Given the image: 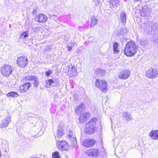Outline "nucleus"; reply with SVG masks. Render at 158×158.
Returning <instances> with one entry per match:
<instances>
[{
  "label": "nucleus",
  "mask_w": 158,
  "mask_h": 158,
  "mask_svg": "<svg viewBox=\"0 0 158 158\" xmlns=\"http://www.w3.org/2000/svg\"><path fill=\"white\" fill-rule=\"evenodd\" d=\"M137 48L134 42L131 41L127 42L124 49V54L127 56H131L136 52Z\"/></svg>",
  "instance_id": "obj_1"
},
{
  "label": "nucleus",
  "mask_w": 158,
  "mask_h": 158,
  "mask_svg": "<svg viewBox=\"0 0 158 158\" xmlns=\"http://www.w3.org/2000/svg\"><path fill=\"white\" fill-rule=\"evenodd\" d=\"M14 71L13 67L9 64H4L1 69L2 75L5 77H8L10 75L12 74Z\"/></svg>",
  "instance_id": "obj_2"
},
{
  "label": "nucleus",
  "mask_w": 158,
  "mask_h": 158,
  "mask_svg": "<svg viewBox=\"0 0 158 158\" xmlns=\"http://www.w3.org/2000/svg\"><path fill=\"white\" fill-rule=\"evenodd\" d=\"M95 85L103 92H106L107 91V84L104 80L97 79L95 81Z\"/></svg>",
  "instance_id": "obj_3"
},
{
  "label": "nucleus",
  "mask_w": 158,
  "mask_h": 158,
  "mask_svg": "<svg viewBox=\"0 0 158 158\" xmlns=\"http://www.w3.org/2000/svg\"><path fill=\"white\" fill-rule=\"evenodd\" d=\"M28 61L27 56H21L18 57L17 60V65L20 68H24L28 64Z\"/></svg>",
  "instance_id": "obj_4"
},
{
  "label": "nucleus",
  "mask_w": 158,
  "mask_h": 158,
  "mask_svg": "<svg viewBox=\"0 0 158 158\" xmlns=\"http://www.w3.org/2000/svg\"><path fill=\"white\" fill-rule=\"evenodd\" d=\"M145 75L150 78H155L158 76V70L156 68H150L146 71Z\"/></svg>",
  "instance_id": "obj_5"
},
{
  "label": "nucleus",
  "mask_w": 158,
  "mask_h": 158,
  "mask_svg": "<svg viewBox=\"0 0 158 158\" xmlns=\"http://www.w3.org/2000/svg\"><path fill=\"white\" fill-rule=\"evenodd\" d=\"M56 143L58 148L61 150L65 151L68 149L69 148L68 143L65 141H57Z\"/></svg>",
  "instance_id": "obj_6"
},
{
  "label": "nucleus",
  "mask_w": 158,
  "mask_h": 158,
  "mask_svg": "<svg viewBox=\"0 0 158 158\" xmlns=\"http://www.w3.org/2000/svg\"><path fill=\"white\" fill-rule=\"evenodd\" d=\"M68 75L70 77H75L77 75V72L76 68L72 65H69L68 69Z\"/></svg>",
  "instance_id": "obj_7"
},
{
  "label": "nucleus",
  "mask_w": 158,
  "mask_h": 158,
  "mask_svg": "<svg viewBox=\"0 0 158 158\" xmlns=\"http://www.w3.org/2000/svg\"><path fill=\"white\" fill-rule=\"evenodd\" d=\"M130 72L128 70H123L120 72L118 74V77L122 79H126L130 76Z\"/></svg>",
  "instance_id": "obj_8"
},
{
  "label": "nucleus",
  "mask_w": 158,
  "mask_h": 158,
  "mask_svg": "<svg viewBox=\"0 0 158 158\" xmlns=\"http://www.w3.org/2000/svg\"><path fill=\"white\" fill-rule=\"evenodd\" d=\"M31 86V84L30 83H26L23 85L20 86L18 90L21 93H25L28 90Z\"/></svg>",
  "instance_id": "obj_9"
},
{
  "label": "nucleus",
  "mask_w": 158,
  "mask_h": 158,
  "mask_svg": "<svg viewBox=\"0 0 158 158\" xmlns=\"http://www.w3.org/2000/svg\"><path fill=\"white\" fill-rule=\"evenodd\" d=\"M95 142V141L92 139H86L82 142V145L86 147H90L93 146Z\"/></svg>",
  "instance_id": "obj_10"
},
{
  "label": "nucleus",
  "mask_w": 158,
  "mask_h": 158,
  "mask_svg": "<svg viewBox=\"0 0 158 158\" xmlns=\"http://www.w3.org/2000/svg\"><path fill=\"white\" fill-rule=\"evenodd\" d=\"M64 134V131L62 127L60 125H58L55 135V137L60 138L63 136Z\"/></svg>",
  "instance_id": "obj_11"
},
{
  "label": "nucleus",
  "mask_w": 158,
  "mask_h": 158,
  "mask_svg": "<svg viewBox=\"0 0 158 158\" xmlns=\"http://www.w3.org/2000/svg\"><path fill=\"white\" fill-rule=\"evenodd\" d=\"M48 19L47 16L42 14H40L37 15L35 17V20L37 22L40 23H45Z\"/></svg>",
  "instance_id": "obj_12"
},
{
  "label": "nucleus",
  "mask_w": 158,
  "mask_h": 158,
  "mask_svg": "<svg viewBox=\"0 0 158 158\" xmlns=\"http://www.w3.org/2000/svg\"><path fill=\"white\" fill-rule=\"evenodd\" d=\"M87 154L89 156L96 157L99 153V151L96 149H91L86 152Z\"/></svg>",
  "instance_id": "obj_13"
},
{
  "label": "nucleus",
  "mask_w": 158,
  "mask_h": 158,
  "mask_svg": "<svg viewBox=\"0 0 158 158\" xmlns=\"http://www.w3.org/2000/svg\"><path fill=\"white\" fill-rule=\"evenodd\" d=\"M10 121V118L9 117H7L5 118L2 120V122L0 124V127L3 128L7 127Z\"/></svg>",
  "instance_id": "obj_14"
},
{
  "label": "nucleus",
  "mask_w": 158,
  "mask_h": 158,
  "mask_svg": "<svg viewBox=\"0 0 158 158\" xmlns=\"http://www.w3.org/2000/svg\"><path fill=\"white\" fill-rule=\"evenodd\" d=\"M110 5V7L114 9H117L118 6L120 5V0H109Z\"/></svg>",
  "instance_id": "obj_15"
},
{
  "label": "nucleus",
  "mask_w": 158,
  "mask_h": 158,
  "mask_svg": "<svg viewBox=\"0 0 158 158\" xmlns=\"http://www.w3.org/2000/svg\"><path fill=\"white\" fill-rule=\"evenodd\" d=\"M90 117V114L88 113L82 114L80 116L79 121L81 123L84 122L89 119Z\"/></svg>",
  "instance_id": "obj_16"
},
{
  "label": "nucleus",
  "mask_w": 158,
  "mask_h": 158,
  "mask_svg": "<svg viewBox=\"0 0 158 158\" xmlns=\"http://www.w3.org/2000/svg\"><path fill=\"white\" fill-rule=\"evenodd\" d=\"M144 32L145 34H150L152 35V30L151 27V23H147L144 29Z\"/></svg>",
  "instance_id": "obj_17"
},
{
  "label": "nucleus",
  "mask_w": 158,
  "mask_h": 158,
  "mask_svg": "<svg viewBox=\"0 0 158 158\" xmlns=\"http://www.w3.org/2000/svg\"><path fill=\"white\" fill-rule=\"evenodd\" d=\"M149 136L154 140L158 139V130H152L149 134Z\"/></svg>",
  "instance_id": "obj_18"
},
{
  "label": "nucleus",
  "mask_w": 158,
  "mask_h": 158,
  "mask_svg": "<svg viewBox=\"0 0 158 158\" xmlns=\"http://www.w3.org/2000/svg\"><path fill=\"white\" fill-rule=\"evenodd\" d=\"M68 137L74 143H77L76 139L74 133L73 131H69L68 134Z\"/></svg>",
  "instance_id": "obj_19"
},
{
  "label": "nucleus",
  "mask_w": 158,
  "mask_h": 158,
  "mask_svg": "<svg viewBox=\"0 0 158 158\" xmlns=\"http://www.w3.org/2000/svg\"><path fill=\"white\" fill-rule=\"evenodd\" d=\"M151 27L152 30V35L156 34L158 29V25L156 23H151Z\"/></svg>",
  "instance_id": "obj_20"
},
{
  "label": "nucleus",
  "mask_w": 158,
  "mask_h": 158,
  "mask_svg": "<svg viewBox=\"0 0 158 158\" xmlns=\"http://www.w3.org/2000/svg\"><path fill=\"white\" fill-rule=\"evenodd\" d=\"M123 118L127 122L130 121L132 120L131 114L128 112H124L123 114Z\"/></svg>",
  "instance_id": "obj_21"
},
{
  "label": "nucleus",
  "mask_w": 158,
  "mask_h": 158,
  "mask_svg": "<svg viewBox=\"0 0 158 158\" xmlns=\"http://www.w3.org/2000/svg\"><path fill=\"white\" fill-rule=\"evenodd\" d=\"M95 127L89 126L88 127H87L85 125V131L87 134H92L95 132Z\"/></svg>",
  "instance_id": "obj_22"
},
{
  "label": "nucleus",
  "mask_w": 158,
  "mask_h": 158,
  "mask_svg": "<svg viewBox=\"0 0 158 158\" xmlns=\"http://www.w3.org/2000/svg\"><path fill=\"white\" fill-rule=\"evenodd\" d=\"M120 20L123 24H125L126 21V15L124 11L122 12L120 15Z\"/></svg>",
  "instance_id": "obj_23"
},
{
  "label": "nucleus",
  "mask_w": 158,
  "mask_h": 158,
  "mask_svg": "<svg viewBox=\"0 0 158 158\" xmlns=\"http://www.w3.org/2000/svg\"><path fill=\"white\" fill-rule=\"evenodd\" d=\"M97 119L96 118H93L91 119L90 121L86 124V126L88 127L89 126L95 127V125L96 123Z\"/></svg>",
  "instance_id": "obj_24"
},
{
  "label": "nucleus",
  "mask_w": 158,
  "mask_h": 158,
  "mask_svg": "<svg viewBox=\"0 0 158 158\" xmlns=\"http://www.w3.org/2000/svg\"><path fill=\"white\" fill-rule=\"evenodd\" d=\"M95 71L98 75L100 76H104L106 73L105 71L101 69H97L95 70Z\"/></svg>",
  "instance_id": "obj_25"
},
{
  "label": "nucleus",
  "mask_w": 158,
  "mask_h": 158,
  "mask_svg": "<svg viewBox=\"0 0 158 158\" xmlns=\"http://www.w3.org/2000/svg\"><path fill=\"white\" fill-rule=\"evenodd\" d=\"M84 106L83 104H81L78 106H77L75 111L76 113L77 114H79L82 111Z\"/></svg>",
  "instance_id": "obj_26"
},
{
  "label": "nucleus",
  "mask_w": 158,
  "mask_h": 158,
  "mask_svg": "<svg viewBox=\"0 0 158 158\" xmlns=\"http://www.w3.org/2000/svg\"><path fill=\"white\" fill-rule=\"evenodd\" d=\"M6 96L8 97H12L14 98H16L19 96L18 93L15 92H11L7 93Z\"/></svg>",
  "instance_id": "obj_27"
},
{
  "label": "nucleus",
  "mask_w": 158,
  "mask_h": 158,
  "mask_svg": "<svg viewBox=\"0 0 158 158\" xmlns=\"http://www.w3.org/2000/svg\"><path fill=\"white\" fill-rule=\"evenodd\" d=\"M97 23V18L95 17H92L91 18L90 27L92 28L94 27L96 25Z\"/></svg>",
  "instance_id": "obj_28"
},
{
  "label": "nucleus",
  "mask_w": 158,
  "mask_h": 158,
  "mask_svg": "<svg viewBox=\"0 0 158 158\" xmlns=\"http://www.w3.org/2000/svg\"><path fill=\"white\" fill-rule=\"evenodd\" d=\"M118 43L117 42H115L113 44V50H114V53H118L119 52V50L118 49Z\"/></svg>",
  "instance_id": "obj_29"
},
{
  "label": "nucleus",
  "mask_w": 158,
  "mask_h": 158,
  "mask_svg": "<svg viewBox=\"0 0 158 158\" xmlns=\"http://www.w3.org/2000/svg\"><path fill=\"white\" fill-rule=\"evenodd\" d=\"M123 151L122 148H120L119 149L116 148L115 151V154L116 153V152L118 153L119 155L118 156L116 155V156L118 157L119 158H121L122 156V153Z\"/></svg>",
  "instance_id": "obj_30"
},
{
  "label": "nucleus",
  "mask_w": 158,
  "mask_h": 158,
  "mask_svg": "<svg viewBox=\"0 0 158 158\" xmlns=\"http://www.w3.org/2000/svg\"><path fill=\"white\" fill-rule=\"evenodd\" d=\"M29 32L27 31L22 32L20 35V37L21 39H25L28 36Z\"/></svg>",
  "instance_id": "obj_31"
},
{
  "label": "nucleus",
  "mask_w": 158,
  "mask_h": 158,
  "mask_svg": "<svg viewBox=\"0 0 158 158\" xmlns=\"http://www.w3.org/2000/svg\"><path fill=\"white\" fill-rule=\"evenodd\" d=\"M36 76L34 75H28L25 77L24 78L26 81H31L33 80L36 78Z\"/></svg>",
  "instance_id": "obj_32"
},
{
  "label": "nucleus",
  "mask_w": 158,
  "mask_h": 158,
  "mask_svg": "<svg viewBox=\"0 0 158 158\" xmlns=\"http://www.w3.org/2000/svg\"><path fill=\"white\" fill-rule=\"evenodd\" d=\"M33 84L35 87H37L39 86V81L37 77L33 80Z\"/></svg>",
  "instance_id": "obj_33"
},
{
  "label": "nucleus",
  "mask_w": 158,
  "mask_h": 158,
  "mask_svg": "<svg viewBox=\"0 0 158 158\" xmlns=\"http://www.w3.org/2000/svg\"><path fill=\"white\" fill-rule=\"evenodd\" d=\"M140 15L143 17L146 16L147 15V13L146 9L144 8L142 9L141 11Z\"/></svg>",
  "instance_id": "obj_34"
},
{
  "label": "nucleus",
  "mask_w": 158,
  "mask_h": 158,
  "mask_svg": "<svg viewBox=\"0 0 158 158\" xmlns=\"http://www.w3.org/2000/svg\"><path fill=\"white\" fill-rule=\"evenodd\" d=\"M52 158H60L59 155V153L58 152H55L52 153Z\"/></svg>",
  "instance_id": "obj_35"
},
{
  "label": "nucleus",
  "mask_w": 158,
  "mask_h": 158,
  "mask_svg": "<svg viewBox=\"0 0 158 158\" xmlns=\"http://www.w3.org/2000/svg\"><path fill=\"white\" fill-rule=\"evenodd\" d=\"M148 44V41L146 40H142L140 41V44L142 46H145Z\"/></svg>",
  "instance_id": "obj_36"
},
{
  "label": "nucleus",
  "mask_w": 158,
  "mask_h": 158,
  "mask_svg": "<svg viewBox=\"0 0 158 158\" xmlns=\"http://www.w3.org/2000/svg\"><path fill=\"white\" fill-rule=\"evenodd\" d=\"M125 30L123 27H121L118 31V34L119 35H123L126 32Z\"/></svg>",
  "instance_id": "obj_37"
},
{
  "label": "nucleus",
  "mask_w": 158,
  "mask_h": 158,
  "mask_svg": "<svg viewBox=\"0 0 158 158\" xmlns=\"http://www.w3.org/2000/svg\"><path fill=\"white\" fill-rule=\"evenodd\" d=\"M46 83L47 85L50 86L54 83V81L52 79H49L48 80H46Z\"/></svg>",
  "instance_id": "obj_38"
},
{
  "label": "nucleus",
  "mask_w": 158,
  "mask_h": 158,
  "mask_svg": "<svg viewBox=\"0 0 158 158\" xmlns=\"http://www.w3.org/2000/svg\"><path fill=\"white\" fill-rule=\"evenodd\" d=\"M69 45L73 47L77 45L76 43L74 41H71V42L69 44Z\"/></svg>",
  "instance_id": "obj_39"
},
{
  "label": "nucleus",
  "mask_w": 158,
  "mask_h": 158,
  "mask_svg": "<svg viewBox=\"0 0 158 158\" xmlns=\"http://www.w3.org/2000/svg\"><path fill=\"white\" fill-rule=\"evenodd\" d=\"M56 17L57 16L55 15H49V18L52 20H55V19L56 18Z\"/></svg>",
  "instance_id": "obj_40"
},
{
  "label": "nucleus",
  "mask_w": 158,
  "mask_h": 158,
  "mask_svg": "<svg viewBox=\"0 0 158 158\" xmlns=\"http://www.w3.org/2000/svg\"><path fill=\"white\" fill-rule=\"evenodd\" d=\"M52 73V71L51 70H49L46 72V75L47 77L50 76Z\"/></svg>",
  "instance_id": "obj_41"
},
{
  "label": "nucleus",
  "mask_w": 158,
  "mask_h": 158,
  "mask_svg": "<svg viewBox=\"0 0 158 158\" xmlns=\"http://www.w3.org/2000/svg\"><path fill=\"white\" fill-rule=\"evenodd\" d=\"M73 47L69 45V44H68V45L67 46V50L69 51H70L72 49V48Z\"/></svg>",
  "instance_id": "obj_42"
},
{
  "label": "nucleus",
  "mask_w": 158,
  "mask_h": 158,
  "mask_svg": "<svg viewBox=\"0 0 158 158\" xmlns=\"http://www.w3.org/2000/svg\"><path fill=\"white\" fill-rule=\"evenodd\" d=\"M73 97L74 99L76 100L78 98V95L77 94H74L73 95Z\"/></svg>",
  "instance_id": "obj_43"
},
{
  "label": "nucleus",
  "mask_w": 158,
  "mask_h": 158,
  "mask_svg": "<svg viewBox=\"0 0 158 158\" xmlns=\"http://www.w3.org/2000/svg\"><path fill=\"white\" fill-rule=\"evenodd\" d=\"M36 12V10L35 9H34L32 12L33 14H35Z\"/></svg>",
  "instance_id": "obj_44"
},
{
  "label": "nucleus",
  "mask_w": 158,
  "mask_h": 158,
  "mask_svg": "<svg viewBox=\"0 0 158 158\" xmlns=\"http://www.w3.org/2000/svg\"><path fill=\"white\" fill-rule=\"evenodd\" d=\"M110 120H111V123H113V121H114L113 120V117H110Z\"/></svg>",
  "instance_id": "obj_45"
},
{
  "label": "nucleus",
  "mask_w": 158,
  "mask_h": 158,
  "mask_svg": "<svg viewBox=\"0 0 158 158\" xmlns=\"http://www.w3.org/2000/svg\"><path fill=\"white\" fill-rule=\"evenodd\" d=\"M30 158H39L36 156H31Z\"/></svg>",
  "instance_id": "obj_46"
},
{
  "label": "nucleus",
  "mask_w": 158,
  "mask_h": 158,
  "mask_svg": "<svg viewBox=\"0 0 158 158\" xmlns=\"http://www.w3.org/2000/svg\"><path fill=\"white\" fill-rule=\"evenodd\" d=\"M135 2H140L141 1V0H134Z\"/></svg>",
  "instance_id": "obj_47"
},
{
  "label": "nucleus",
  "mask_w": 158,
  "mask_h": 158,
  "mask_svg": "<svg viewBox=\"0 0 158 158\" xmlns=\"http://www.w3.org/2000/svg\"><path fill=\"white\" fill-rule=\"evenodd\" d=\"M120 104L122 106H123V102H121L120 103Z\"/></svg>",
  "instance_id": "obj_48"
},
{
  "label": "nucleus",
  "mask_w": 158,
  "mask_h": 158,
  "mask_svg": "<svg viewBox=\"0 0 158 158\" xmlns=\"http://www.w3.org/2000/svg\"><path fill=\"white\" fill-rule=\"evenodd\" d=\"M2 92L0 91V95L2 94Z\"/></svg>",
  "instance_id": "obj_49"
},
{
  "label": "nucleus",
  "mask_w": 158,
  "mask_h": 158,
  "mask_svg": "<svg viewBox=\"0 0 158 158\" xmlns=\"http://www.w3.org/2000/svg\"><path fill=\"white\" fill-rule=\"evenodd\" d=\"M124 156V155H123V157Z\"/></svg>",
  "instance_id": "obj_50"
}]
</instances>
